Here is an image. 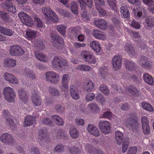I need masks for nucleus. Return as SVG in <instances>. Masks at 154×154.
I'll use <instances>...</instances> for the list:
<instances>
[{
  "mask_svg": "<svg viewBox=\"0 0 154 154\" xmlns=\"http://www.w3.org/2000/svg\"><path fill=\"white\" fill-rule=\"evenodd\" d=\"M126 68L130 71H136L138 76L135 75L133 74L130 76V77L134 81L137 82L140 79V76L142 75V72L140 70L137 69V66L136 63L131 61L126 60L125 63Z\"/></svg>",
  "mask_w": 154,
  "mask_h": 154,
  "instance_id": "1",
  "label": "nucleus"
},
{
  "mask_svg": "<svg viewBox=\"0 0 154 154\" xmlns=\"http://www.w3.org/2000/svg\"><path fill=\"white\" fill-rule=\"evenodd\" d=\"M127 119L125 121L127 127L133 131H137L139 127V124L137 122V117L135 113H133L128 115Z\"/></svg>",
  "mask_w": 154,
  "mask_h": 154,
  "instance_id": "2",
  "label": "nucleus"
},
{
  "mask_svg": "<svg viewBox=\"0 0 154 154\" xmlns=\"http://www.w3.org/2000/svg\"><path fill=\"white\" fill-rule=\"evenodd\" d=\"M52 65L53 68L60 70H62L65 68V66H68V63L66 60L57 56L54 57Z\"/></svg>",
  "mask_w": 154,
  "mask_h": 154,
  "instance_id": "3",
  "label": "nucleus"
},
{
  "mask_svg": "<svg viewBox=\"0 0 154 154\" xmlns=\"http://www.w3.org/2000/svg\"><path fill=\"white\" fill-rule=\"evenodd\" d=\"M5 100L8 102H13L15 97L16 94L13 88L9 87H5L3 91Z\"/></svg>",
  "mask_w": 154,
  "mask_h": 154,
  "instance_id": "4",
  "label": "nucleus"
},
{
  "mask_svg": "<svg viewBox=\"0 0 154 154\" xmlns=\"http://www.w3.org/2000/svg\"><path fill=\"white\" fill-rule=\"evenodd\" d=\"M78 2L79 3L80 7L82 8L81 11H83V14H81L82 17L87 20L88 17L87 15V12L85 11V8L87 6L89 8H92L93 5L92 0H78Z\"/></svg>",
  "mask_w": 154,
  "mask_h": 154,
  "instance_id": "5",
  "label": "nucleus"
},
{
  "mask_svg": "<svg viewBox=\"0 0 154 154\" xmlns=\"http://www.w3.org/2000/svg\"><path fill=\"white\" fill-rule=\"evenodd\" d=\"M42 11L45 17L50 18L53 21L57 23L58 21V16L54 11H52L49 8L43 7Z\"/></svg>",
  "mask_w": 154,
  "mask_h": 154,
  "instance_id": "6",
  "label": "nucleus"
},
{
  "mask_svg": "<svg viewBox=\"0 0 154 154\" xmlns=\"http://www.w3.org/2000/svg\"><path fill=\"white\" fill-rule=\"evenodd\" d=\"M45 76L47 81L51 83L57 84L60 80L59 75L54 72H48L46 73Z\"/></svg>",
  "mask_w": 154,
  "mask_h": 154,
  "instance_id": "7",
  "label": "nucleus"
},
{
  "mask_svg": "<svg viewBox=\"0 0 154 154\" xmlns=\"http://www.w3.org/2000/svg\"><path fill=\"white\" fill-rule=\"evenodd\" d=\"M82 56L83 60L89 63L95 64L96 58L92 54L88 51H83L82 52Z\"/></svg>",
  "mask_w": 154,
  "mask_h": 154,
  "instance_id": "8",
  "label": "nucleus"
},
{
  "mask_svg": "<svg viewBox=\"0 0 154 154\" xmlns=\"http://www.w3.org/2000/svg\"><path fill=\"white\" fill-rule=\"evenodd\" d=\"M94 1L95 5L97 6V9L100 14L102 16H105L109 15V14L108 11L100 7V6H102L104 5V2L103 0H94Z\"/></svg>",
  "mask_w": 154,
  "mask_h": 154,
  "instance_id": "9",
  "label": "nucleus"
},
{
  "mask_svg": "<svg viewBox=\"0 0 154 154\" xmlns=\"http://www.w3.org/2000/svg\"><path fill=\"white\" fill-rule=\"evenodd\" d=\"M99 128L102 132L105 134H107L110 132V125L107 121H100L98 123Z\"/></svg>",
  "mask_w": 154,
  "mask_h": 154,
  "instance_id": "10",
  "label": "nucleus"
},
{
  "mask_svg": "<svg viewBox=\"0 0 154 154\" xmlns=\"http://www.w3.org/2000/svg\"><path fill=\"white\" fill-rule=\"evenodd\" d=\"M24 52V51L18 45H13L10 47V53L12 56H15L22 55Z\"/></svg>",
  "mask_w": 154,
  "mask_h": 154,
  "instance_id": "11",
  "label": "nucleus"
},
{
  "mask_svg": "<svg viewBox=\"0 0 154 154\" xmlns=\"http://www.w3.org/2000/svg\"><path fill=\"white\" fill-rule=\"evenodd\" d=\"M122 58L119 55L115 56L112 60V64L115 71L119 69L122 65Z\"/></svg>",
  "mask_w": 154,
  "mask_h": 154,
  "instance_id": "12",
  "label": "nucleus"
},
{
  "mask_svg": "<svg viewBox=\"0 0 154 154\" xmlns=\"http://www.w3.org/2000/svg\"><path fill=\"white\" fill-rule=\"evenodd\" d=\"M69 80V76L68 74L63 75L62 78V83L60 87L61 91L66 92L68 90V83Z\"/></svg>",
  "mask_w": 154,
  "mask_h": 154,
  "instance_id": "13",
  "label": "nucleus"
},
{
  "mask_svg": "<svg viewBox=\"0 0 154 154\" xmlns=\"http://www.w3.org/2000/svg\"><path fill=\"white\" fill-rule=\"evenodd\" d=\"M141 122L143 133L146 134H149L150 133V128L149 121L147 118L144 116L142 117Z\"/></svg>",
  "mask_w": 154,
  "mask_h": 154,
  "instance_id": "14",
  "label": "nucleus"
},
{
  "mask_svg": "<svg viewBox=\"0 0 154 154\" xmlns=\"http://www.w3.org/2000/svg\"><path fill=\"white\" fill-rule=\"evenodd\" d=\"M1 141L6 145H11L13 142V137L7 133H4L0 137Z\"/></svg>",
  "mask_w": 154,
  "mask_h": 154,
  "instance_id": "15",
  "label": "nucleus"
},
{
  "mask_svg": "<svg viewBox=\"0 0 154 154\" xmlns=\"http://www.w3.org/2000/svg\"><path fill=\"white\" fill-rule=\"evenodd\" d=\"M19 17L22 21L28 26H30L33 24L32 20L26 14L24 13H20L18 14Z\"/></svg>",
  "mask_w": 154,
  "mask_h": 154,
  "instance_id": "16",
  "label": "nucleus"
},
{
  "mask_svg": "<svg viewBox=\"0 0 154 154\" xmlns=\"http://www.w3.org/2000/svg\"><path fill=\"white\" fill-rule=\"evenodd\" d=\"M39 140L40 145L42 146V143H46L49 140V136L47 134L46 131L45 130H39Z\"/></svg>",
  "mask_w": 154,
  "mask_h": 154,
  "instance_id": "17",
  "label": "nucleus"
},
{
  "mask_svg": "<svg viewBox=\"0 0 154 154\" xmlns=\"http://www.w3.org/2000/svg\"><path fill=\"white\" fill-rule=\"evenodd\" d=\"M51 38L53 41V43L54 46H56V45H59L63 47V39L59 35H55L51 36Z\"/></svg>",
  "mask_w": 154,
  "mask_h": 154,
  "instance_id": "18",
  "label": "nucleus"
},
{
  "mask_svg": "<svg viewBox=\"0 0 154 154\" xmlns=\"http://www.w3.org/2000/svg\"><path fill=\"white\" fill-rule=\"evenodd\" d=\"M4 78L5 80L12 84H17L18 82L17 79L14 75L8 72L4 74Z\"/></svg>",
  "mask_w": 154,
  "mask_h": 154,
  "instance_id": "19",
  "label": "nucleus"
},
{
  "mask_svg": "<svg viewBox=\"0 0 154 154\" xmlns=\"http://www.w3.org/2000/svg\"><path fill=\"white\" fill-rule=\"evenodd\" d=\"M70 91L71 96L73 99L77 100L79 98V93L74 85H72L70 86Z\"/></svg>",
  "mask_w": 154,
  "mask_h": 154,
  "instance_id": "20",
  "label": "nucleus"
},
{
  "mask_svg": "<svg viewBox=\"0 0 154 154\" xmlns=\"http://www.w3.org/2000/svg\"><path fill=\"white\" fill-rule=\"evenodd\" d=\"M120 12L122 17L126 18V20L130 19V13L128 7L125 5L122 6L120 8Z\"/></svg>",
  "mask_w": 154,
  "mask_h": 154,
  "instance_id": "21",
  "label": "nucleus"
},
{
  "mask_svg": "<svg viewBox=\"0 0 154 154\" xmlns=\"http://www.w3.org/2000/svg\"><path fill=\"white\" fill-rule=\"evenodd\" d=\"M87 130L91 134L96 137L100 136L99 132L97 128L92 124H89L88 126Z\"/></svg>",
  "mask_w": 154,
  "mask_h": 154,
  "instance_id": "22",
  "label": "nucleus"
},
{
  "mask_svg": "<svg viewBox=\"0 0 154 154\" xmlns=\"http://www.w3.org/2000/svg\"><path fill=\"white\" fill-rule=\"evenodd\" d=\"M35 122V118L34 116H27L24 121L23 125L27 127L33 124Z\"/></svg>",
  "mask_w": 154,
  "mask_h": 154,
  "instance_id": "23",
  "label": "nucleus"
},
{
  "mask_svg": "<svg viewBox=\"0 0 154 154\" xmlns=\"http://www.w3.org/2000/svg\"><path fill=\"white\" fill-rule=\"evenodd\" d=\"M141 62V66L143 68H150L153 66L152 62L148 60L147 58L145 56L142 57Z\"/></svg>",
  "mask_w": 154,
  "mask_h": 154,
  "instance_id": "24",
  "label": "nucleus"
},
{
  "mask_svg": "<svg viewBox=\"0 0 154 154\" xmlns=\"http://www.w3.org/2000/svg\"><path fill=\"white\" fill-rule=\"evenodd\" d=\"M93 36L96 38L103 40H105L106 39V35L99 30H93Z\"/></svg>",
  "mask_w": 154,
  "mask_h": 154,
  "instance_id": "25",
  "label": "nucleus"
},
{
  "mask_svg": "<svg viewBox=\"0 0 154 154\" xmlns=\"http://www.w3.org/2000/svg\"><path fill=\"white\" fill-rule=\"evenodd\" d=\"M2 5L9 12L14 13L16 11V7L11 3L5 2L2 4Z\"/></svg>",
  "mask_w": 154,
  "mask_h": 154,
  "instance_id": "26",
  "label": "nucleus"
},
{
  "mask_svg": "<svg viewBox=\"0 0 154 154\" xmlns=\"http://www.w3.org/2000/svg\"><path fill=\"white\" fill-rule=\"evenodd\" d=\"M85 148L86 150L90 154H103L102 151L99 149H92L91 145L89 144H86Z\"/></svg>",
  "mask_w": 154,
  "mask_h": 154,
  "instance_id": "27",
  "label": "nucleus"
},
{
  "mask_svg": "<svg viewBox=\"0 0 154 154\" xmlns=\"http://www.w3.org/2000/svg\"><path fill=\"white\" fill-rule=\"evenodd\" d=\"M94 22L95 25L97 27L103 30L105 29L107 26L106 21L102 19L95 20Z\"/></svg>",
  "mask_w": 154,
  "mask_h": 154,
  "instance_id": "28",
  "label": "nucleus"
},
{
  "mask_svg": "<svg viewBox=\"0 0 154 154\" xmlns=\"http://www.w3.org/2000/svg\"><path fill=\"white\" fill-rule=\"evenodd\" d=\"M0 32L4 35L11 36L12 35L14 32L10 29L0 25Z\"/></svg>",
  "mask_w": 154,
  "mask_h": 154,
  "instance_id": "29",
  "label": "nucleus"
},
{
  "mask_svg": "<svg viewBox=\"0 0 154 154\" xmlns=\"http://www.w3.org/2000/svg\"><path fill=\"white\" fill-rule=\"evenodd\" d=\"M20 99L24 103L27 102L28 100V97L27 94L25 92L24 90L21 89L18 90Z\"/></svg>",
  "mask_w": 154,
  "mask_h": 154,
  "instance_id": "30",
  "label": "nucleus"
},
{
  "mask_svg": "<svg viewBox=\"0 0 154 154\" xmlns=\"http://www.w3.org/2000/svg\"><path fill=\"white\" fill-rule=\"evenodd\" d=\"M107 67L105 66L100 68L98 74L101 78L104 79L106 77L107 74Z\"/></svg>",
  "mask_w": 154,
  "mask_h": 154,
  "instance_id": "31",
  "label": "nucleus"
},
{
  "mask_svg": "<svg viewBox=\"0 0 154 154\" xmlns=\"http://www.w3.org/2000/svg\"><path fill=\"white\" fill-rule=\"evenodd\" d=\"M143 77L144 81L150 85H154V79L148 73L143 74Z\"/></svg>",
  "mask_w": 154,
  "mask_h": 154,
  "instance_id": "32",
  "label": "nucleus"
},
{
  "mask_svg": "<svg viewBox=\"0 0 154 154\" xmlns=\"http://www.w3.org/2000/svg\"><path fill=\"white\" fill-rule=\"evenodd\" d=\"M84 86L86 87V91L88 92H91L93 90L94 87V84L90 79L86 80L84 84Z\"/></svg>",
  "mask_w": 154,
  "mask_h": 154,
  "instance_id": "33",
  "label": "nucleus"
},
{
  "mask_svg": "<svg viewBox=\"0 0 154 154\" xmlns=\"http://www.w3.org/2000/svg\"><path fill=\"white\" fill-rule=\"evenodd\" d=\"M4 64L6 66L14 67L16 65V61L13 59H6L4 60Z\"/></svg>",
  "mask_w": 154,
  "mask_h": 154,
  "instance_id": "34",
  "label": "nucleus"
},
{
  "mask_svg": "<svg viewBox=\"0 0 154 154\" xmlns=\"http://www.w3.org/2000/svg\"><path fill=\"white\" fill-rule=\"evenodd\" d=\"M90 46L96 52H100L101 49L99 43L96 41H92L90 44Z\"/></svg>",
  "mask_w": 154,
  "mask_h": 154,
  "instance_id": "35",
  "label": "nucleus"
},
{
  "mask_svg": "<svg viewBox=\"0 0 154 154\" xmlns=\"http://www.w3.org/2000/svg\"><path fill=\"white\" fill-rule=\"evenodd\" d=\"M126 91L133 96H137L138 95V90L136 87L132 85H130L128 88L126 89Z\"/></svg>",
  "mask_w": 154,
  "mask_h": 154,
  "instance_id": "36",
  "label": "nucleus"
},
{
  "mask_svg": "<svg viewBox=\"0 0 154 154\" xmlns=\"http://www.w3.org/2000/svg\"><path fill=\"white\" fill-rule=\"evenodd\" d=\"M38 91H32L31 99L33 103L36 106L38 105Z\"/></svg>",
  "mask_w": 154,
  "mask_h": 154,
  "instance_id": "37",
  "label": "nucleus"
},
{
  "mask_svg": "<svg viewBox=\"0 0 154 154\" xmlns=\"http://www.w3.org/2000/svg\"><path fill=\"white\" fill-rule=\"evenodd\" d=\"M125 50L131 56L134 55L135 52L134 48L130 44L127 43L125 46Z\"/></svg>",
  "mask_w": 154,
  "mask_h": 154,
  "instance_id": "38",
  "label": "nucleus"
},
{
  "mask_svg": "<svg viewBox=\"0 0 154 154\" xmlns=\"http://www.w3.org/2000/svg\"><path fill=\"white\" fill-rule=\"evenodd\" d=\"M115 134V139L117 143L119 145L121 144L123 139V133L120 131H116Z\"/></svg>",
  "mask_w": 154,
  "mask_h": 154,
  "instance_id": "39",
  "label": "nucleus"
},
{
  "mask_svg": "<svg viewBox=\"0 0 154 154\" xmlns=\"http://www.w3.org/2000/svg\"><path fill=\"white\" fill-rule=\"evenodd\" d=\"M52 118L57 125L61 126L63 125L64 121L60 116L57 115H54L52 116Z\"/></svg>",
  "mask_w": 154,
  "mask_h": 154,
  "instance_id": "40",
  "label": "nucleus"
},
{
  "mask_svg": "<svg viewBox=\"0 0 154 154\" xmlns=\"http://www.w3.org/2000/svg\"><path fill=\"white\" fill-rule=\"evenodd\" d=\"M26 38L29 39L30 38H35L36 34L33 31L29 29L26 31Z\"/></svg>",
  "mask_w": 154,
  "mask_h": 154,
  "instance_id": "41",
  "label": "nucleus"
},
{
  "mask_svg": "<svg viewBox=\"0 0 154 154\" xmlns=\"http://www.w3.org/2000/svg\"><path fill=\"white\" fill-rule=\"evenodd\" d=\"M146 23L148 27L154 26V17L149 16L146 19Z\"/></svg>",
  "mask_w": 154,
  "mask_h": 154,
  "instance_id": "42",
  "label": "nucleus"
},
{
  "mask_svg": "<svg viewBox=\"0 0 154 154\" xmlns=\"http://www.w3.org/2000/svg\"><path fill=\"white\" fill-rule=\"evenodd\" d=\"M24 74L30 79H34L35 78V73L29 69L24 70Z\"/></svg>",
  "mask_w": 154,
  "mask_h": 154,
  "instance_id": "43",
  "label": "nucleus"
},
{
  "mask_svg": "<svg viewBox=\"0 0 154 154\" xmlns=\"http://www.w3.org/2000/svg\"><path fill=\"white\" fill-rule=\"evenodd\" d=\"M141 104L143 109L150 112L153 111V108L150 104L143 102Z\"/></svg>",
  "mask_w": 154,
  "mask_h": 154,
  "instance_id": "44",
  "label": "nucleus"
},
{
  "mask_svg": "<svg viewBox=\"0 0 154 154\" xmlns=\"http://www.w3.org/2000/svg\"><path fill=\"white\" fill-rule=\"evenodd\" d=\"M58 31L63 35L65 34L66 29L67 28L66 25H57L56 27Z\"/></svg>",
  "mask_w": 154,
  "mask_h": 154,
  "instance_id": "45",
  "label": "nucleus"
},
{
  "mask_svg": "<svg viewBox=\"0 0 154 154\" xmlns=\"http://www.w3.org/2000/svg\"><path fill=\"white\" fill-rule=\"evenodd\" d=\"M69 133L71 137L74 139H76L79 136V134L77 130L75 128H70Z\"/></svg>",
  "mask_w": 154,
  "mask_h": 154,
  "instance_id": "46",
  "label": "nucleus"
},
{
  "mask_svg": "<svg viewBox=\"0 0 154 154\" xmlns=\"http://www.w3.org/2000/svg\"><path fill=\"white\" fill-rule=\"evenodd\" d=\"M88 107L92 111L94 112H97L100 110L99 107L96 103H93L90 104L88 105Z\"/></svg>",
  "mask_w": 154,
  "mask_h": 154,
  "instance_id": "47",
  "label": "nucleus"
},
{
  "mask_svg": "<svg viewBox=\"0 0 154 154\" xmlns=\"http://www.w3.org/2000/svg\"><path fill=\"white\" fill-rule=\"evenodd\" d=\"M76 68V69L79 70L88 71L91 69V67L86 65L81 64L78 66Z\"/></svg>",
  "mask_w": 154,
  "mask_h": 154,
  "instance_id": "48",
  "label": "nucleus"
},
{
  "mask_svg": "<svg viewBox=\"0 0 154 154\" xmlns=\"http://www.w3.org/2000/svg\"><path fill=\"white\" fill-rule=\"evenodd\" d=\"M49 91L52 96H58L59 95V91L55 88L50 87Z\"/></svg>",
  "mask_w": 154,
  "mask_h": 154,
  "instance_id": "49",
  "label": "nucleus"
},
{
  "mask_svg": "<svg viewBox=\"0 0 154 154\" xmlns=\"http://www.w3.org/2000/svg\"><path fill=\"white\" fill-rule=\"evenodd\" d=\"M71 10L75 14H77L78 13V6L76 2H72L71 4Z\"/></svg>",
  "mask_w": 154,
  "mask_h": 154,
  "instance_id": "50",
  "label": "nucleus"
},
{
  "mask_svg": "<svg viewBox=\"0 0 154 154\" xmlns=\"http://www.w3.org/2000/svg\"><path fill=\"white\" fill-rule=\"evenodd\" d=\"M99 89L104 94L107 95L109 94V90L106 86L103 85H101Z\"/></svg>",
  "mask_w": 154,
  "mask_h": 154,
  "instance_id": "51",
  "label": "nucleus"
},
{
  "mask_svg": "<svg viewBox=\"0 0 154 154\" xmlns=\"http://www.w3.org/2000/svg\"><path fill=\"white\" fill-rule=\"evenodd\" d=\"M131 26L132 27L137 29H139L141 27L140 24L139 22L134 20H133L131 22Z\"/></svg>",
  "mask_w": 154,
  "mask_h": 154,
  "instance_id": "52",
  "label": "nucleus"
},
{
  "mask_svg": "<svg viewBox=\"0 0 154 154\" xmlns=\"http://www.w3.org/2000/svg\"><path fill=\"white\" fill-rule=\"evenodd\" d=\"M0 17L3 20L7 21L8 20L9 17L5 12L0 11Z\"/></svg>",
  "mask_w": 154,
  "mask_h": 154,
  "instance_id": "53",
  "label": "nucleus"
},
{
  "mask_svg": "<svg viewBox=\"0 0 154 154\" xmlns=\"http://www.w3.org/2000/svg\"><path fill=\"white\" fill-rule=\"evenodd\" d=\"M146 13L145 9L142 7L139 9V11L137 13V16L138 17H140L141 16L144 17L146 15Z\"/></svg>",
  "mask_w": 154,
  "mask_h": 154,
  "instance_id": "54",
  "label": "nucleus"
},
{
  "mask_svg": "<svg viewBox=\"0 0 154 154\" xmlns=\"http://www.w3.org/2000/svg\"><path fill=\"white\" fill-rule=\"evenodd\" d=\"M42 122L49 126H52L53 123L50 119L48 118H45L42 120Z\"/></svg>",
  "mask_w": 154,
  "mask_h": 154,
  "instance_id": "55",
  "label": "nucleus"
},
{
  "mask_svg": "<svg viewBox=\"0 0 154 154\" xmlns=\"http://www.w3.org/2000/svg\"><path fill=\"white\" fill-rule=\"evenodd\" d=\"M55 151L57 152H61L64 150V146L62 144L57 145L54 148Z\"/></svg>",
  "mask_w": 154,
  "mask_h": 154,
  "instance_id": "56",
  "label": "nucleus"
},
{
  "mask_svg": "<svg viewBox=\"0 0 154 154\" xmlns=\"http://www.w3.org/2000/svg\"><path fill=\"white\" fill-rule=\"evenodd\" d=\"M95 95L93 93H90L87 94L85 96V99L88 101L93 100L95 98Z\"/></svg>",
  "mask_w": 154,
  "mask_h": 154,
  "instance_id": "57",
  "label": "nucleus"
},
{
  "mask_svg": "<svg viewBox=\"0 0 154 154\" xmlns=\"http://www.w3.org/2000/svg\"><path fill=\"white\" fill-rule=\"evenodd\" d=\"M137 151V148L135 146L131 147L127 154H136Z\"/></svg>",
  "mask_w": 154,
  "mask_h": 154,
  "instance_id": "58",
  "label": "nucleus"
},
{
  "mask_svg": "<svg viewBox=\"0 0 154 154\" xmlns=\"http://www.w3.org/2000/svg\"><path fill=\"white\" fill-rule=\"evenodd\" d=\"M112 20L114 25L116 27L119 26L122 23L121 21L115 17H113L112 19Z\"/></svg>",
  "mask_w": 154,
  "mask_h": 154,
  "instance_id": "59",
  "label": "nucleus"
},
{
  "mask_svg": "<svg viewBox=\"0 0 154 154\" xmlns=\"http://www.w3.org/2000/svg\"><path fill=\"white\" fill-rule=\"evenodd\" d=\"M59 12L60 14L65 17H68L69 16L70 14L66 10L60 9L59 10Z\"/></svg>",
  "mask_w": 154,
  "mask_h": 154,
  "instance_id": "60",
  "label": "nucleus"
},
{
  "mask_svg": "<svg viewBox=\"0 0 154 154\" xmlns=\"http://www.w3.org/2000/svg\"><path fill=\"white\" fill-rule=\"evenodd\" d=\"M39 60L47 62L48 61V58L46 57L43 54L39 53Z\"/></svg>",
  "mask_w": 154,
  "mask_h": 154,
  "instance_id": "61",
  "label": "nucleus"
},
{
  "mask_svg": "<svg viewBox=\"0 0 154 154\" xmlns=\"http://www.w3.org/2000/svg\"><path fill=\"white\" fill-rule=\"evenodd\" d=\"M96 98L97 101L100 102L102 104L105 102V98L101 94H98Z\"/></svg>",
  "mask_w": 154,
  "mask_h": 154,
  "instance_id": "62",
  "label": "nucleus"
},
{
  "mask_svg": "<svg viewBox=\"0 0 154 154\" xmlns=\"http://www.w3.org/2000/svg\"><path fill=\"white\" fill-rule=\"evenodd\" d=\"M129 145V142L128 141L127 142H123L122 144V150L123 152H125L128 147Z\"/></svg>",
  "mask_w": 154,
  "mask_h": 154,
  "instance_id": "63",
  "label": "nucleus"
},
{
  "mask_svg": "<svg viewBox=\"0 0 154 154\" xmlns=\"http://www.w3.org/2000/svg\"><path fill=\"white\" fill-rule=\"evenodd\" d=\"M112 113L110 112L107 111L105 112L103 114L102 117L110 119L112 117Z\"/></svg>",
  "mask_w": 154,
  "mask_h": 154,
  "instance_id": "64",
  "label": "nucleus"
}]
</instances>
